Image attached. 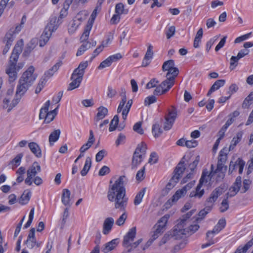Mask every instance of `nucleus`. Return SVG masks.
Returning a JSON list of instances; mask_svg holds the SVG:
<instances>
[{
  "instance_id": "1a4fd4ad",
  "label": "nucleus",
  "mask_w": 253,
  "mask_h": 253,
  "mask_svg": "<svg viewBox=\"0 0 253 253\" xmlns=\"http://www.w3.org/2000/svg\"><path fill=\"white\" fill-rule=\"evenodd\" d=\"M223 189L221 187H217L215 189L211 194L209 198L207 199L206 202V209L211 210L215 201L218 197L221 195L223 193Z\"/></svg>"
},
{
  "instance_id": "774afa93",
  "label": "nucleus",
  "mask_w": 253,
  "mask_h": 253,
  "mask_svg": "<svg viewBox=\"0 0 253 253\" xmlns=\"http://www.w3.org/2000/svg\"><path fill=\"white\" fill-rule=\"evenodd\" d=\"M158 157L155 152H153L150 155V157L149 159L148 163L151 164H154L157 162Z\"/></svg>"
},
{
  "instance_id": "393cba45",
  "label": "nucleus",
  "mask_w": 253,
  "mask_h": 253,
  "mask_svg": "<svg viewBox=\"0 0 253 253\" xmlns=\"http://www.w3.org/2000/svg\"><path fill=\"white\" fill-rule=\"evenodd\" d=\"M202 185V184H201L199 182L198 185L197 186L195 190L190 193L189 195L190 197H194L199 199L201 198L205 193L204 189H201Z\"/></svg>"
},
{
  "instance_id": "e2e57ef3",
  "label": "nucleus",
  "mask_w": 253,
  "mask_h": 253,
  "mask_svg": "<svg viewBox=\"0 0 253 253\" xmlns=\"http://www.w3.org/2000/svg\"><path fill=\"white\" fill-rule=\"evenodd\" d=\"M200 161V156H197L195 160L189 165V168L191 171H193L194 169L196 168L198 164Z\"/></svg>"
},
{
  "instance_id": "c9c22d12",
  "label": "nucleus",
  "mask_w": 253,
  "mask_h": 253,
  "mask_svg": "<svg viewBox=\"0 0 253 253\" xmlns=\"http://www.w3.org/2000/svg\"><path fill=\"white\" fill-rule=\"evenodd\" d=\"M146 191V188H143L136 194L134 200V205L137 206L141 203Z\"/></svg>"
},
{
  "instance_id": "a878e982",
  "label": "nucleus",
  "mask_w": 253,
  "mask_h": 253,
  "mask_svg": "<svg viewBox=\"0 0 253 253\" xmlns=\"http://www.w3.org/2000/svg\"><path fill=\"white\" fill-rule=\"evenodd\" d=\"M243 134L242 131H239L236 133V135L231 140V144L229 147V151L233 150L236 146L241 141Z\"/></svg>"
},
{
  "instance_id": "4468645a",
  "label": "nucleus",
  "mask_w": 253,
  "mask_h": 253,
  "mask_svg": "<svg viewBox=\"0 0 253 253\" xmlns=\"http://www.w3.org/2000/svg\"><path fill=\"white\" fill-rule=\"evenodd\" d=\"M56 18H52L49 23H48L47 26L45 27L42 34L48 37V38L49 39L51 35L52 32L57 29V26L56 24Z\"/></svg>"
},
{
  "instance_id": "f3484780",
  "label": "nucleus",
  "mask_w": 253,
  "mask_h": 253,
  "mask_svg": "<svg viewBox=\"0 0 253 253\" xmlns=\"http://www.w3.org/2000/svg\"><path fill=\"white\" fill-rule=\"evenodd\" d=\"M185 169L184 162L182 160L177 164L173 171V175L171 178L178 181Z\"/></svg>"
},
{
  "instance_id": "864d4df0",
  "label": "nucleus",
  "mask_w": 253,
  "mask_h": 253,
  "mask_svg": "<svg viewBox=\"0 0 253 253\" xmlns=\"http://www.w3.org/2000/svg\"><path fill=\"white\" fill-rule=\"evenodd\" d=\"M184 192V189L178 190L172 196V201L173 202L177 201L179 198L185 195Z\"/></svg>"
},
{
  "instance_id": "4c0bfd02",
  "label": "nucleus",
  "mask_w": 253,
  "mask_h": 253,
  "mask_svg": "<svg viewBox=\"0 0 253 253\" xmlns=\"http://www.w3.org/2000/svg\"><path fill=\"white\" fill-rule=\"evenodd\" d=\"M91 165V159L90 157H87L83 169L81 171V175L83 176L86 175L89 170Z\"/></svg>"
},
{
  "instance_id": "6e6552de",
  "label": "nucleus",
  "mask_w": 253,
  "mask_h": 253,
  "mask_svg": "<svg viewBox=\"0 0 253 253\" xmlns=\"http://www.w3.org/2000/svg\"><path fill=\"white\" fill-rule=\"evenodd\" d=\"M173 79L169 77L158 85L154 91V94L160 95L166 93L174 84Z\"/></svg>"
},
{
  "instance_id": "c85d7f7f",
  "label": "nucleus",
  "mask_w": 253,
  "mask_h": 253,
  "mask_svg": "<svg viewBox=\"0 0 253 253\" xmlns=\"http://www.w3.org/2000/svg\"><path fill=\"white\" fill-rule=\"evenodd\" d=\"M37 44V40L36 39L32 40L29 43H28L24 50L23 55L28 56L31 52L36 47Z\"/></svg>"
},
{
  "instance_id": "f257e3e1",
  "label": "nucleus",
  "mask_w": 253,
  "mask_h": 253,
  "mask_svg": "<svg viewBox=\"0 0 253 253\" xmlns=\"http://www.w3.org/2000/svg\"><path fill=\"white\" fill-rule=\"evenodd\" d=\"M23 42L22 40L18 41L13 50L12 54L10 57L9 65L6 69V73L9 76V81L10 82H13L17 78V72L21 68L22 65L16 66L19 55L22 50Z\"/></svg>"
},
{
  "instance_id": "052dcab7",
  "label": "nucleus",
  "mask_w": 253,
  "mask_h": 253,
  "mask_svg": "<svg viewBox=\"0 0 253 253\" xmlns=\"http://www.w3.org/2000/svg\"><path fill=\"white\" fill-rule=\"evenodd\" d=\"M253 98H251L250 96H248L242 104V107L243 108H248L250 105L252 103V101H253Z\"/></svg>"
},
{
  "instance_id": "5701e85b",
  "label": "nucleus",
  "mask_w": 253,
  "mask_h": 253,
  "mask_svg": "<svg viewBox=\"0 0 253 253\" xmlns=\"http://www.w3.org/2000/svg\"><path fill=\"white\" fill-rule=\"evenodd\" d=\"M71 192L68 189H64L62 191L61 201L62 203L67 206L70 207L71 205L70 199Z\"/></svg>"
},
{
  "instance_id": "79ce46f5",
  "label": "nucleus",
  "mask_w": 253,
  "mask_h": 253,
  "mask_svg": "<svg viewBox=\"0 0 253 253\" xmlns=\"http://www.w3.org/2000/svg\"><path fill=\"white\" fill-rule=\"evenodd\" d=\"M167 71L168 72L166 74V78H169V77L170 79H173V81H175V78L179 73L178 69L176 67H173Z\"/></svg>"
},
{
  "instance_id": "69168bd1",
  "label": "nucleus",
  "mask_w": 253,
  "mask_h": 253,
  "mask_svg": "<svg viewBox=\"0 0 253 253\" xmlns=\"http://www.w3.org/2000/svg\"><path fill=\"white\" fill-rule=\"evenodd\" d=\"M111 64H112L109 58H107L100 64L99 66L98 67V68L99 69H102L103 68L110 66Z\"/></svg>"
},
{
  "instance_id": "423d86ee",
  "label": "nucleus",
  "mask_w": 253,
  "mask_h": 253,
  "mask_svg": "<svg viewBox=\"0 0 253 253\" xmlns=\"http://www.w3.org/2000/svg\"><path fill=\"white\" fill-rule=\"evenodd\" d=\"M186 224H182L179 228H176L175 226L172 231L171 235L175 239H179L182 237L183 235H191L194 233L199 228L198 224L190 225L188 228H184Z\"/></svg>"
},
{
  "instance_id": "2f4dec72",
  "label": "nucleus",
  "mask_w": 253,
  "mask_h": 253,
  "mask_svg": "<svg viewBox=\"0 0 253 253\" xmlns=\"http://www.w3.org/2000/svg\"><path fill=\"white\" fill-rule=\"evenodd\" d=\"M146 144L144 142H141L137 145L134 153H137L138 155H141L142 157H144L146 154Z\"/></svg>"
},
{
  "instance_id": "338daca9",
  "label": "nucleus",
  "mask_w": 253,
  "mask_h": 253,
  "mask_svg": "<svg viewBox=\"0 0 253 253\" xmlns=\"http://www.w3.org/2000/svg\"><path fill=\"white\" fill-rule=\"evenodd\" d=\"M126 138V137L125 134L120 133L117 139L116 140V142H115L116 145L117 146H118L121 144L125 142Z\"/></svg>"
},
{
  "instance_id": "7c9ffc66",
  "label": "nucleus",
  "mask_w": 253,
  "mask_h": 253,
  "mask_svg": "<svg viewBox=\"0 0 253 253\" xmlns=\"http://www.w3.org/2000/svg\"><path fill=\"white\" fill-rule=\"evenodd\" d=\"M31 192L29 190H25L19 199V203L21 205L28 203L30 199Z\"/></svg>"
},
{
  "instance_id": "3c124183",
  "label": "nucleus",
  "mask_w": 253,
  "mask_h": 253,
  "mask_svg": "<svg viewBox=\"0 0 253 253\" xmlns=\"http://www.w3.org/2000/svg\"><path fill=\"white\" fill-rule=\"evenodd\" d=\"M163 131L159 124H155L153 126L152 133L155 137H159L162 133Z\"/></svg>"
},
{
  "instance_id": "09e8293b",
  "label": "nucleus",
  "mask_w": 253,
  "mask_h": 253,
  "mask_svg": "<svg viewBox=\"0 0 253 253\" xmlns=\"http://www.w3.org/2000/svg\"><path fill=\"white\" fill-rule=\"evenodd\" d=\"M119 123V117L117 115L114 116L113 119L111 121L109 127V131H113L115 130Z\"/></svg>"
},
{
  "instance_id": "473e14b6",
  "label": "nucleus",
  "mask_w": 253,
  "mask_h": 253,
  "mask_svg": "<svg viewBox=\"0 0 253 253\" xmlns=\"http://www.w3.org/2000/svg\"><path fill=\"white\" fill-rule=\"evenodd\" d=\"M23 157L22 153H20L17 155L13 159H12L10 162L9 165L12 166V169H14L20 165L21 161V159Z\"/></svg>"
},
{
  "instance_id": "c756f323",
  "label": "nucleus",
  "mask_w": 253,
  "mask_h": 253,
  "mask_svg": "<svg viewBox=\"0 0 253 253\" xmlns=\"http://www.w3.org/2000/svg\"><path fill=\"white\" fill-rule=\"evenodd\" d=\"M61 65L62 62L60 61L57 62L51 68L49 69L44 73V76L47 79L51 78L54 74L57 71Z\"/></svg>"
},
{
  "instance_id": "58836bf2",
  "label": "nucleus",
  "mask_w": 253,
  "mask_h": 253,
  "mask_svg": "<svg viewBox=\"0 0 253 253\" xmlns=\"http://www.w3.org/2000/svg\"><path fill=\"white\" fill-rule=\"evenodd\" d=\"M101 9V3H99V5H97L93 12H92L90 17L87 22L88 24H90V25H93L94 20L97 16V11H100Z\"/></svg>"
},
{
  "instance_id": "a18cd8bd",
  "label": "nucleus",
  "mask_w": 253,
  "mask_h": 253,
  "mask_svg": "<svg viewBox=\"0 0 253 253\" xmlns=\"http://www.w3.org/2000/svg\"><path fill=\"white\" fill-rule=\"evenodd\" d=\"M92 27V26L90 25V24H87L84 31L81 37V40L82 42L86 41L87 40L89 35L90 31Z\"/></svg>"
},
{
  "instance_id": "f704fd0d",
  "label": "nucleus",
  "mask_w": 253,
  "mask_h": 253,
  "mask_svg": "<svg viewBox=\"0 0 253 253\" xmlns=\"http://www.w3.org/2000/svg\"><path fill=\"white\" fill-rule=\"evenodd\" d=\"M143 158L141 155H138L137 153H134L132 159V168H136L141 163Z\"/></svg>"
},
{
  "instance_id": "9b49d317",
  "label": "nucleus",
  "mask_w": 253,
  "mask_h": 253,
  "mask_svg": "<svg viewBox=\"0 0 253 253\" xmlns=\"http://www.w3.org/2000/svg\"><path fill=\"white\" fill-rule=\"evenodd\" d=\"M128 198L126 197V194L122 196L121 194L117 197L113 202H115L114 206L117 209L125 211L127 204Z\"/></svg>"
},
{
  "instance_id": "4be33fe9",
  "label": "nucleus",
  "mask_w": 253,
  "mask_h": 253,
  "mask_svg": "<svg viewBox=\"0 0 253 253\" xmlns=\"http://www.w3.org/2000/svg\"><path fill=\"white\" fill-rule=\"evenodd\" d=\"M195 212V210H192L187 212L186 214L183 215L182 217L177 220V223L175 225L176 226V228H179L178 227H181L180 226L182 224H187L189 221V218L192 216L193 214Z\"/></svg>"
},
{
  "instance_id": "cd10ccee",
  "label": "nucleus",
  "mask_w": 253,
  "mask_h": 253,
  "mask_svg": "<svg viewBox=\"0 0 253 253\" xmlns=\"http://www.w3.org/2000/svg\"><path fill=\"white\" fill-rule=\"evenodd\" d=\"M28 146L33 153L38 158L42 156L41 150L40 146L35 142H31L29 143Z\"/></svg>"
},
{
  "instance_id": "680f3d73",
  "label": "nucleus",
  "mask_w": 253,
  "mask_h": 253,
  "mask_svg": "<svg viewBox=\"0 0 253 253\" xmlns=\"http://www.w3.org/2000/svg\"><path fill=\"white\" fill-rule=\"evenodd\" d=\"M106 155V151L105 150L103 149L99 151L96 155V161L97 162H100Z\"/></svg>"
},
{
  "instance_id": "7ed1b4c3",
  "label": "nucleus",
  "mask_w": 253,
  "mask_h": 253,
  "mask_svg": "<svg viewBox=\"0 0 253 253\" xmlns=\"http://www.w3.org/2000/svg\"><path fill=\"white\" fill-rule=\"evenodd\" d=\"M127 179L124 175L121 176L115 182V183L110 186L107 193V198L110 202H113L119 196L120 194L122 196L126 194V190L124 185L126 183Z\"/></svg>"
},
{
  "instance_id": "ea45409f",
  "label": "nucleus",
  "mask_w": 253,
  "mask_h": 253,
  "mask_svg": "<svg viewBox=\"0 0 253 253\" xmlns=\"http://www.w3.org/2000/svg\"><path fill=\"white\" fill-rule=\"evenodd\" d=\"M91 48V42H84L79 48L76 55L77 56L82 55L87 49Z\"/></svg>"
},
{
  "instance_id": "ddd939ff",
  "label": "nucleus",
  "mask_w": 253,
  "mask_h": 253,
  "mask_svg": "<svg viewBox=\"0 0 253 253\" xmlns=\"http://www.w3.org/2000/svg\"><path fill=\"white\" fill-rule=\"evenodd\" d=\"M136 227H132L129 229L127 234L124 237L123 245L126 248H128L130 245V243L132 242L136 236Z\"/></svg>"
},
{
  "instance_id": "6e6d98bb",
  "label": "nucleus",
  "mask_w": 253,
  "mask_h": 253,
  "mask_svg": "<svg viewBox=\"0 0 253 253\" xmlns=\"http://www.w3.org/2000/svg\"><path fill=\"white\" fill-rule=\"evenodd\" d=\"M211 211V210H207L206 206L204 209L200 211V212L198 213L199 217H196L195 220L198 221L199 220H202Z\"/></svg>"
},
{
  "instance_id": "de8ad7c7",
  "label": "nucleus",
  "mask_w": 253,
  "mask_h": 253,
  "mask_svg": "<svg viewBox=\"0 0 253 253\" xmlns=\"http://www.w3.org/2000/svg\"><path fill=\"white\" fill-rule=\"evenodd\" d=\"M128 12L127 10L124 8V5L120 2L116 5L115 6V13L120 15L123 14H126Z\"/></svg>"
},
{
  "instance_id": "aec40b11",
  "label": "nucleus",
  "mask_w": 253,
  "mask_h": 253,
  "mask_svg": "<svg viewBox=\"0 0 253 253\" xmlns=\"http://www.w3.org/2000/svg\"><path fill=\"white\" fill-rule=\"evenodd\" d=\"M119 244L118 239H115L110 242L105 244L104 247L102 249L104 253H108L115 249Z\"/></svg>"
},
{
  "instance_id": "dca6fc26",
  "label": "nucleus",
  "mask_w": 253,
  "mask_h": 253,
  "mask_svg": "<svg viewBox=\"0 0 253 253\" xmlns=\"http://www.w3.org/2000/svg\"><path fill=\"white\" fill-rule=\"evenodd\" d=\"M214 167L213 165H211V170L210 171H208L207 169L203 170L202 176L200 178L199 182L201 184L207 183L210 181L211 177L215 174L213 172Z\"/></svg>"
},
{
  "instance_id": "603ef678",
  "label": "nucleus",
  "mask_w": 253,
  "mask_h": 253,
  "mask_svg": "<svg viewBox=\"0 0 253 253\" xmlns=\"http://www.w3.org/2000/svg\"><path fill=\"white\" fill-rule=\"evenodd\" d=\"M29 242L26 241L25 243L28 245V247L30 249L33 248L35 246L39 248L41 246V242H37L36 238H32Z\"/></svg>"
},
{
  "instance_id": "6ab92c4d",
  "label": "nucleus",
  "mask_w": 253,
  "mask_h": 253,
  "mask_svg": "<svg viewBox=\"0 0 253 253\" xmlns=\"http://www.w3.org/2000/svg\"><path fill=\"white\" fill-rule=\"evenodd\" d=\"M98 112L94 117V125H97V123L101 120L103 119L108 114V109L104 107L100 106L97 109Z\"/></svg>"
},
{
  "instance_id": "20e7f679",
  "label": "nucleus",
  "mask_w": 253,
  "mask_h": 253,
  "mask_svg": "<svg viewBox=\"0 0 253 253\" xmlns=\"http://www.w3.org/2000/svg\"><path fill=\"white\" fill-rule=\"evenodd\" d=\"M87 66V61L82 62L80 63L78 67L74 70L71 77L72 82L69 84L68 90H72L80 86L83 79L85 69Z\"/></svg>"
},
{
  "instance_id": "0eeeda50",
  "label": "nucleus",
  "mask_w": 253,
  "mask_h": 253,
  "mask_svg": "<svg viewBox=\"0 0 253 253\" xmlns=\"http://www.w3.org/2000/svg\"><path fill=\"white\" fill-rule=\"evenodd\" d=\"M41 171V166L37 162H35L30 166L27 170V177L25 179V183L28 185H32V178Z\"/></svg>"
},
{
  "instance_id": "72a5a7b5",
  "label": "nucleus",
  "mask_w": 253,
  "mask_h": 253,
  "mask_svg": "<svg viewBox=\"0 0 253 253\" xmlns=\"http://www.w3.org/2000/svg\"><path fill=\"white\" fill-rule=\"evenodd\" d=\"M60 133L59 129H56L50 133L49 136V142L50 145H53V143L59 139Z\"/></svg>"
},
{
  "instance_id": "49530a36",
  "label": "nucleus",
  "mask_w": 253,
  "mask_h": 253,
  "mask_svg": "<svg viewBox=\"0 0 253 253\" xmlns=\"http://www.w3.org/2000/svg\"><path fill=\"white\" fill-rule=\"evenodd\" d=\"M174 67V62L173 60H169L165 61L162 66V70L164 72L169 70Z\"/></svg>"
},
{
  "instance_id": "412c9836",
  "label": "nucleus",
  "mask_w": 253,
  "mask_h": 253,
  "mask_svg": "<svg viewBox=\"0 0 253 253\" xmlns=\"http://www.w3.org/2000/svg\"><path fill=\"white\" fill-rule=\"evenodd\" d=\"M95 139L94 137L93 131L92 130L89 131V137L87 142L84 144L80 148V151L81 153H84L86 150H87L94 143Z\"/></svg>"
},
{
  "instance_id": "e433bc0d",
  "label": "nucleus",
  "mask_w": 253,
  "mask_h": 253,
  "mask_svg": "<svg viewBox=\"0 0 253 253\" xmlns=\"http://www.w3.org/2000/svg\"><path fill=\"white\" fill-rule=\"evenodd\" d=\"M58 106L53 110L47 112L45 117V123H49L54 119V118L57 114V110L58 109Z\"/></svg>"
},
{
  "instance_id": "f03ea898",
  "label": "nucleus",
  "mask_w": 253,
  "mask_h": 253,
  "mask_svg": "<svg viewBox=\"0 0 253 253\" xmlns=\"http://www.w3.org/2000/svg\"><path fill=\"white\" fill-rule=\"evenodd\" d=\"M34 67L33 66H30L19 79L16 90L21 94L24 95L36 79L37 76L34 74Z\"/></svg>"
},
{
  "instance_id": "4d7b16f0",
  "label": "nucleus",
  "mask_w": 253,
  "mask_h": 253,
  "mask_svg": "<svg viewBox=\"0 0 253 253\" xmlns=\"http://www.w3.org/2000/svg\"><path fill=\"white\" fill-rule=\"evenodd\" d=\"M141 122L136 123L133 126V130L140 134H143L144 131L142 128L141 127Z\"/></svg>"
},
{
  "instance_id": "39448f33",
  "label": "nucleus",
  "mask_w": 253,
  "mask_h": 253,
  "mask_svg": "<svg viewBox=\"0 0 253 253\" xmlns=\"http://www.w3.org/2000/svg\"><path fill=\"white\" fill-rule=\"evenodd\" d=\"M12 91L8 90L7 95L3 98L1 104L2 108L6 110L7 112H9L18 104L23 95L17 90H16L14 97H12Z\"/></svg>"
},
{
  "instance_id": "bf43d9fd",
  "label": "nucleus",
  "mask_w": 253,
  "mask_h": 253,
  "mask_svg": "<svg viewBox=\"0 0 253 253\" xmlns=\"http://www.w3.org/2000/svg\"><path fill=\"white\" fill-rule=\"evenodd\" d=\"M157 100L156 97L154 95H151L146 97L144 100V105L149 106L151 104L155 102Z\"/></svg>"
},
{
  "instance_id": "c03bdc74",
  "label": "nucleus",
  "mask_w": 253,
  "mask_h": 253,
  "mask_svg": "<svg viewBox=\"0 0 253 253\" xmlns=\"http://www.w3.org/2000/svg\"><path fill=\"white\" fill-rule=\"evenodd\" d=\"M80 24L81 21L75 20L73 19L69 25V27L68 28L69 32L71 34L74 33Z\"/></svg>"
},
{
  "instance_id": "9d476101",
  "label": "nucleus",
  "mask_w": 253,
  "mask_h": 253,
  "mask_svg": "<svg viewBox=\"0 0 253 253\" xmlns=\"http://www.w3.org/2000/svg\"><path fill=\"white\" fill-rule=\"evenodd\" d=\"M177 111L175 107H172V110L169 112L166 116L165 122L164 126V129L168 130L171 128L172 125L176 118Z\"/></svg>"
},
{
  "instance_id": "2eb2a0df",
  "label": "nucleus",
  "mask_w": 253,
  "mask_h": 253,
  "mask_svg": "<svg viewBox=\"0 0 253 253\" xmlns=\"http://www.w3.org/2000/svg\"><path fill=\"white\" fill-rule=\"evenodd\" d=\"M245 165V162L240 158H238L237 160L235 162L231 161L229 168V174L232 173L233 171L235 170V166H238L239 172L240 174H241L243 172Z\"/></svg>"
},
{
  "instance_id": "5fc2aeb1",
  "label": "nucleus",
  "mask_w": 253,
  "mask_h": 253,
  "mask_svg": "<svg viewBox=\"0 0 253 253\" xmlns=\"http://www.w3.org/2000/svg\"><path fill=\"white\" fill-rule=\"evenodd\" d=\"M127 218V214L125 211L116 220V224L118 226L123 225Z\"/></svg>"
},
{
  "instance_id": "a211bd4d",
  "label": "nucleus",
  "mask_w": 253,
  "mask_h": 253,
  "mask_svg": "<svg viewBox=\"0 0 253 253\" xmlns=\"http://www.w3.org/2000/svg\"><path fill=\"white\" fill-rule=\"evenodd\" d=\"M114 223V220L112 217L106 218L103 224L102 233L107 235L111 230Z\"/></svg>"
},
{
  "instance_id": "a19ab883",
  "label": "nucleus",
  "mask_w": 253,
  "mask_h": 253,
  "mask_svg": "<svg viewBox=\"0 0 253 253\" xmlns=\"http://www.w3.org/2000/svg\"><path fill=\"white\" fill-rule=\"evenodd\" d=\"M253 245V238L248 242L243 247H239L235 253H246L248 250Z\"/></svg>"
},
{
  "instance_id": "13d9d810",
  "label": "nucleus",
  "mask_w": 253,
  "mask_h": 253,
  "mask_svg": "<svg viewBox=\"0 0 253 253\" xmlns=\"http://www.w3.org/2000/svg\"><path fill=\"white\" fill-rule=\"evenodd\" d=\"M251 184V181L249 179H245L243 181V187L241 188V192L242 193H245L248 191L250 188V186Z\"/></svg>"
},
{
  "instance_id": "37998d69",
  "label": "nucleus",
  "mask_w": 253,
  "mask_h": 253,
  "mask_svg": "<svg viewBox=\"0 0 253 253\" xmlns=\"http://www.w3.org/2000/svg\"><path fill=\"white\" fill-rule=\"evenodd\" d=\"M178 181H175L174 179L171 178L169 182L166 185V187L163 190V193L164 195L167 194L169 190L172 189Z\"/></svg>"
},
{
  "instance_id": "8fccbe9b",
  "label": "nucleus",
  "mask_w": 253,
  "mask_h": 253,
  "mask_svg": "<svg viewBox=\"0 0 253 253\" xmlns=\"http://www.w3.org/2000/svg\"><path fill=\"white\" fill-rule=\"evenodd\" d=\"M228 196H227L226 198L224 199L221 203L219 210L221 212H224L226 211L229 207V202L228 200Z\"/></svg>"
},
{
  "instance_id": "b1692460",
  "label": "nucleus",
  "mask_w": 253,
  "mask_h": 253,
  "mask_svg": "<svg viewBox=\"0 0 253 253\" xmlns=\"http://www.w3.org/2000/svg\"><path fill=\"white\" fill-rule=\"evenodd\" d=\"M14 41V38L11 34H7L4 39V42H6L5 47L3 50V54L5 55L9 50Z\"/></svg>"
},
{
  "instance_id": "f8f14e48",
  "label": "nucleus",
  "mask_w": 253,
  "mask_h": 253,
  "mask_svg": "<svg viewBox=\"0 0 253 253\" xmlns=\"http://www.w3.org/2000/svg\"><path fill=\"white\" fill-rule=\"evenodd\" d=\"M242 185V177L240 176H238L233 185L229 188L228 192L227 193V196L232 197L236 195L241 189Z\"/></svg>"
},
{
  "instance_id": "0e129e2a",
  "label": "nucleus",
  "mask_w": 253,
  "mask_h": 253,
  "mask_svg": "<svg viewBox=\"0 0 253 253\" xmlns=\"http://www.w3.org/2000/svg\"><path fill=\"white\" fill-rule=\"evenodd\" d=\"M169 217V214L165 215L158 221V223L156 224L160 225H164V228H165Z\"/></svg>"
},
{
  "instance_id": "bb28decb",
  "label": "nucleus",
  "mask_w": 253,
  "mask_h": 253,
  "mask_svg": "<svg viewBox=\"0 0 253 253\" xmlns=\"http://www.w3.org/2000/svg\"><path fill=\"white\" fill-rule=\"evenodd\" d=\"M225 83V80H219L215 82L209 90L207 95L210 96L213 91L223 86Z\"/></svg>"
}]
</instances>
